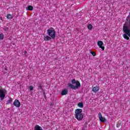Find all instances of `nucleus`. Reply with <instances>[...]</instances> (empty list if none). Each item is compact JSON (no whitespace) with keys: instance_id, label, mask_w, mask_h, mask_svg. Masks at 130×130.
Returning <instances> with one entry per match:
<instances>
[{"instance_id":"obj_1","label":"nucleus","mask_w":130,"mask_h":130,"mask_svg":"<svg viewBox=\"0 0 130 130\" xmlns=\"http://www.w3.org/2000/svg\"><path fill=\"white\" fill-rule=\"evenodd\" d=\"M72 83H68V87L70 88V89H72V90H77V89H79L81 87V83L78 80H76V79H73L71 80Z\"/></svg>"},{"instance_id":"obj_2","label":"nucleus","mask_w":130,"mask_h":130,"mask_svg":"<svg viewBox=\"0 0 130 130\" xmlns=\"http://www.w3.org/2000/svg\"><path fill=\"white\" fill-rule=\"evenodd\" d=\"M123 32H128L130 33V13L127 17L126 18L125 20V23L123 26Z\"/></svg>"},{"instance_id":"obj_3","label":"nucleus","mask_w":130,"mask_h":130,"mask_svg":"<svg viewBox=\"0 0 130 130\" xmlns=\"http://www.w3.org/2000/svg\"><path fill=\"white\" fill-rule=\"evenodd\" d=\"M47 34L52 38V39H55V36H56V32L54 30V28H50L47 30Z\"/></svg>"},{"instance_id":"obj_4","label":"nucleus","mask_w":130,"mask_h":130,"mask_svg":"<svg viewBox=\"0 0 130 130\" xmlns=\"http://www.w3.org/2000/svg\"><path fill=\"white\" fill-rule=\"evenodd\" d=\"M8 93V91L4 88H0V100L3 101L6 98V94Z\"/></svg>"},{"instance_id":"obj_5","label":"nucleus","mask_w":130,"mask_h":130,"mask_svg":"<svg viewBox=\"0 0 130 130\" xmlns=\"http://www.w3.org/2000/svg\"><path fill=\"white\" fill-rule=\"evenodd\" d=\"M103 42H102V41H99L98 42V46H99V48H101L102 50H104V49H105V47L104 46H103Z\"/></svg>"},{"instance_id":"obj_6","label":"nucleus","mask_w":130,"mask_h":130,"mask_svg":"<svg viewBox=\"0 0 130 130\" xmlns=\"http://www.w3.org/2000/svg\"><path fill=\"white\" fill-rule=\"evenodd\" d=\"M13 105L16 107L19 108L21 106V103L18 100H15L13 103Z\"/></svg>"},{"instance_id":"obj_7","label":"nucleus","mask_w":130,"mask_h":130,"mask_svg":"<svg viewBox=\"0 0 130 130\" xmlns=\"http://www.w3.org/2000/svg\"><path fill=\"white\" fill-rule=\"evenodd\" d=\"M99 118L101 122H105L106 121V119L102 117V114L101 113H99Z\"/></svg>"},{"instance_id":"obj_8","label":"nucleus","mask_w":130,"mask_h":130,"mask_svg":"<svg viewBox=\"0 0 130 130\" xmlns=\"http://www.w3.org/2000/svg\"><path fill=\"white\" fill-rule=\"evenodd\" d=\"M83 117L84 115H83V114H79L78 115H75V118H76V119H77L78 120H82Z\"/></svg>"},{"instance_id":"obj_9","label":"nucleus","mask_w":130,"mask_h":130,"mask_svg":"<svg viewBox=\"0 0 130 130\" xmlns=\"http://www.w3.org/2000/svg\"><path fill=\"white\" fill-rule=\"evenodd\" d=\"M82 112H83L82 109H77L75 110V115H79V114H82Z\"/></svg>"},{"instance_id":"obj_10","label":"nucleus","mask_w":130,"mask_h":130,"mask_svg":"<svg viewBox=\"0 0 130 130\" xmlns=\"http://www.w3.org/2000/svg\"><path fill=\"white\" fill-rule=\"evenodd\" d=\"M51 39H52V38L51 37H50L49 36H44V40L46 41H49V40H51Z\"/></svg>"},{"instance_id":"obj_11","label":"nucleus","mask_w":130,"mask_h":130,"mask_svg":"<svg viewBox=\"0 0 130 130\" xmlns=\"http://www.w3.org/2000/svg\"><path fill=\"white\" fill-rule=\"evenodd\" d=\"M92 91L94 92V93H96L99 91V87L95 86L92 88Z\"/></svg>"},{"instance_id":"obj_12","label":"nucleus","mask_w":130,"mask_h":130,"mask_svg":"<svg viewBox=\"0 0 130 130\" xmlns=\"http://www.w3.org/2000/svg\"><path fill=\"white\" fill-rule=\"evenodd\" d=\"M35 130H43L42 127L39 125H36L35 127Z\"/></svg>"},{"instance_id":"obj_13","label":"nucleus","mask_w":130,"mask_h":130,"mask_svg":"<svg viewBox=\"0 0 130 130\" xmlns=\"http://www.w3.org/2000/svg\"><path fill=\"white\" fill-rule=\"evenodd\" d=\"M12 102H13V99H12V98H10L9 100H8L7 101V103L6 104L8 105L9 104H12Z\"/></svg>"},{"instance_id":"obj_14","label":"nucleus","mask_w":130,"mask_h":130,"mask_svg":"<svg viewBox=\"0 0 130 130\" xmlns=\"http://www.w3.org/2000/svg\"><path fill=\"white\" fill-rule=\"evenodd\" d=\"M68 94V90L64 89L61 91V94L63 96V95H67Z\"/></svg>"},{"instance_id":"obj_15","label":"nucleus","mask_w":130,"mask_h":130,"mask_svg":"<svg viewBox=\"0 0 130 130\" xmlns=\"http://www.w3.org/2000/svg\"><path fill=\"white\" fill-rule=\"evenodd\" d=\"M6 18H7L9 19H13V18H14V15H11V14H8L6 16Z\"/></svg>"},{"instance_id":"obj_16","label":"nucleus","mask_w":130,"mask_h":130,"mask_svg":"<svg viewBox=\"0 0 130 130\" xmlns=\"http://www.w3.org/2000/svg\"><path fill=\"white\" fill-rule=\"evenodd\" d=\"M27 11H33V6H28L26 7Z\"/></svg>"},{"instance_id":"obj_17","label":"nucleus","mask_w":130,"mask_h":130,"mask_svg":"<svg viewBox=\"0 0 130 130\" xmlns=\"http://www.w3.org/2000/svg\"><path fill=\"white\" fill-rule=\"evenodd\" d=\"M78 106L80 107V108H83V107H84V104L83 102H80L78 104Z\"/></svg>"},{"instance_id":"obj_18","label":"nucleus","mask_w":130,"mask_h":130,"mask_svg":"<svg viewBox=\"0 0 130 130\" xmlns=\"http://www.w3.org/2000/svg\"><path fill=\"white\" fill-rule=\"evenodd\" d=\"M87 28L88 29V30H92V29H93V26L92 25V24H89L87 25Z\"/></svg>"},{"instance_id":"obj_19","label":"nucleus","mask_w":130,"mask_h":130,"mask_svg":"<svg viewBox=\"0 0 130 130\" xmlns=\"http://www.w3.org/2000/svg\"><path fill=\"white\" fill-rule=\"evenodd\" d=\"M38 89L39 90H42V91H43V88H42V84L41 83H40L38 86Z\"/></svg>"},{"instance_id":"obj_20","label":"nucleus","mask_w":130,"mask_h":130,"mask_svg":"<svg viewBox=\"0 0 130 130\" xmlns=\"http://www.w3.org/2000/svg\"><path fill=\"white\" fill-rule=\"evenodd\" d=\"M4 34H0V40H3L4 39Z\"/></svg>"},{"instance_id":"obj_21","label":"nucleus","mask_w":130,"mask_h":130,"mask_svg":"<svg viewBox=\"0 0 130 130\" xmlns=\"http://www.w3.org/2000/svg\"><path fill=\"white\" fill-rule=\"evenodd\" d=\"M3 29L4 31H5V32H7V31H9V27L5 26L3 27Z\"/></svg>"},{"instance_id":"obj_22","label":"nucleus","mask_w":130,"mask_h":130,"mask_svg":"<svg viewBox=\"0 0 130 130\" xmlns=\"http://www.w3.org/2000/svg\"><path fill=\"white\" fill-rule=\"evenodd\" d=\"M87 122H85L84 125L85 126V127H83L82 128V130H87Z\"/></svg>"},{"instance_id":"obj_23","label":"nucleus","mask_w":130,"mask_h":130,"mask_svg":"<svg viewBox=\"0 0 130 130\" xmlns=\"http://www.w3.org/2000/svg\"><path fill=\"white\" fill-rule=\"evenodd\" d=\"M29 91H33L34 90V87L32 86L29 87Z\"/></svg>"},{"instance_id":"obj_24","label":"nucleus","mask_w":130,"mask_h":130,"mask_svg":"<svg viewBox=\"0 0 130 130\" xmlns=\"http://www.w3.org/2000/svg\"><path fill=\"white\" fill-rule=\"evenodd\" d=\"M90 53H91V54H92V55H93V56H95L96 55V53H95L93 51L90 52Z\"/></svg>"},{"instance_id":"obj_25","label":"nucleus","mask_w":130,"mask_h":130,"mask_svg":"<svg viewBox=\"0 0 130 130\" xmlns=\"http://www.w3.org/2000/svg\"><path fill=\"white\" fill-rule=\"evenodd\" d=\"M27 53V51H24V55L26 56V54Z\"/></svg>"},{"instance_id":"obj_26","label":"nucleus","mask_w":130,"mask_h":130,"mask_svg":"<svg viewBox=\"0 0 130 130\" xmlns=\"http://www.w3.org/2000/svg\"><path fill=\"white\" fill-rule=\"evenodd\" d=\"M119 125H120V124H117V127H118L119 126Z\"/></svg>"},{"instance_id":"obj_27","label":"nucleus","mask_w":130,"mask_h":130,"mask_svg":"<svg viewBox=\"0 0 130 130\" xmlns=\"http://www.w3.org/2000/svg\"><path fill=\"white\" fill-rule=\"evenodd\" d=\"M50 105V106H52V104L51 103Z\"/></svg>"},{"instance_id":"obj_28","label":"nucleus","mask_w":130,"mask_h":130,"mask_svg":"<svg viewBox=\"0 0 130 130\" xmlns=\"http://www.w3.org/2000/svg\"><path fill=\"white\" fill-rule=\"evenodd\" d=\"M44 96L45 97V92H44Z\"/></svg>"},{"instance_id":"obj_29","label":"nucleus","mask_w":130,"mask_h":130,"mask_svg":"<svg viewBox=\"0 0 130 130\" xmlns=\"http://www.w3.org/2000/svg\"><path fill=\"white\" fill-rule=\"evenodd\" d=\"M11 107H14V106H13V105H11Z\"/></svg>"}]
</instances>
